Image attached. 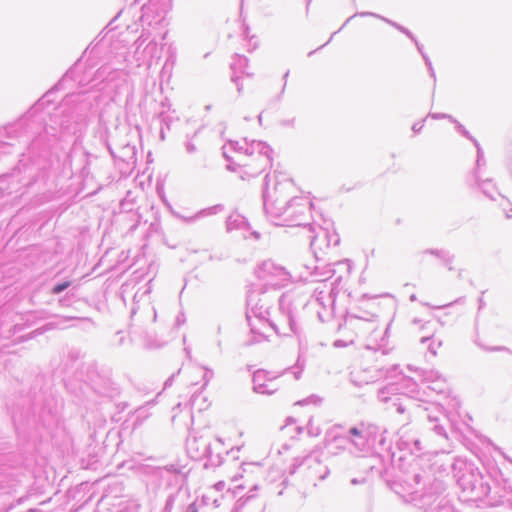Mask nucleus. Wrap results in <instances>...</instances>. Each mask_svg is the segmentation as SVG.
I'll use <instances>...</instances> for the list:
<instances>
[{
	"label": "nucleus",
	"mask_w": 512,
	"mask_h": 512,
	"mask_svg": "<svg viewBox=\"0 0 512 512\" xmlns=\"http://www.w3.org/2000/svg\"><path fill=\"white\" fill-rule=\"evenodd\" d=\"M70 285V282L69 281H66V282H63V283H60V284H57L54 288H53V293L54 294H59L60 292H62L63 290H65L66 288H68Z\"/></svg>",
	"instance_id": "f257e3e1"
},
{
	"label": "nucleus",
	"mask_w": 512,
	"mask_h": 512,
	"mask_svg": "<svg viewBox=\"0 0 512 512\" xmlns=\"http://www.w3.org/2000/svg\"><path fill=\"white\" fill-rule=\"evenodd\" d=\"M350 433L352 435H354V436H360L361 435L360 431L357 428H355V427L350 429Z\"/></svg>",
	"instance_id": "f03ea898"
},
{
	"label": "nucleus",
	"mask_w": 512,
	"mask_h": 512,
	"mask_svg": "<svg viewBox=\"0 0 512 512\" xmlns=\"http://www.w3.org/2000/svg\"><path fill=\"white\" fill-rule=\"evenodd\" d=\"M191 512H198V511H197L196 507L193 506Z\"/></svg>",
	"instance_id": "7ed1b4c3"
}]
</instances>
